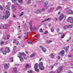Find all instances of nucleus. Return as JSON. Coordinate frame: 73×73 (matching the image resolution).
<instances>
[{
	"mask_svg": "<svg viewBox=\"0 0 73 73\" xmlns=\"http://www.w3.org/2000/svg\"><path fill=\"white\" fill-rule=\"evenodd\" d=\"M26 54H28L29 53V52H28V51H26Z\"/></svg>",
	"mask_w": 73,
	"mask_h": 73,
	"instance_id": "nucleus-62",
	"label": "nucleus"
},
{
	"mask_svg": "<svg viewBox=\"0 0 73 73\" xmlns=\"http://www.w3.org/2000/svg\"><path fill=\"white\" fill-rule=\"evenodd\" d=\"M59 31H60V29L59 28L57 29H56L57 32H59Z\"/></svg>",
	"mask_w": 73,
	"mask_h": 73,
	"instance_id": "nucleus-51",
	"label": "nucleus"
},
{
	"mask_svg": "<svg viewBox=\"0 0 73 73\" xmlns=\"http://www.w3.org/2000/svg\"><path fill=\"white\" fill-rule=\"evenodd\" d=\"M45 8H43L42 9V10H41V12H42L43 11H45Z\"/></svg>",
	"mask_w": 73,
	"mask_h": 73,
	"instance_id": "nucleus-41",
	"label": "nucleus"
},
{
	"mask_svg": "<svg viewBox=\"0 0 73 73\" xmlns=\"http://www.w3.org/2000/svg\"><path fill=\"white\" fill-rule=\"evenodd\" d=\"M16 44L17 45H20V43H19L18 41L16 42Z\"/></svg>",
	"mask_w": 73,
	"mask_h": 73,
	"instance_id": "nucleus-34",
	"label": "nucleus"
},
{
	"mask_svg": "<svg viewBox=\"0 0 73 73\" xmlns=\"http://www.w3.org/2000/svg\"><path fill=\"white\" fill-rule=\"evenodd\" d=\"M4 43V42L3 41H2L1 42V44L3 45Z\"/></svg>",
	"mask_w": 73,
	"mask_h": 73,
	"instance_id": "nucleus-43",
	"label": "nucleus"
},
{
	"mask_svg": "<svg viewBox=\"0 0 73 73\" xmlns=\"http://www.w3.org/2000/svg\"><path fill=\"white\" fill-rule=\"evenodd\" d=\"M3 48H1L0 49V51H1V52H2V51L3 50Z\"/></svg>",
	"mask_w": 73,
	"mask_h": 73,
	"instance_id": "nucleus-59",
	"label": "nucleus"
},
{
	"mask_svg": "<svg viewBox=\"0 0 73 73\" xmlns=\"http://www.w3.org/2000/svg\"><path fill=\"white\" fill-rule=\"evenodd\" d=\"M50 55L51 58H54V54H51Z\"/></svg>",
	"mask_w": 73,
	"mask_h": 73,
	"instance_id": "nucleus-31",
	"label": "nucleus"
},
{
	"mask_svg": "<svg viewBox=\"0 0 73 73\" xmlns=\"http://www.w3.org/2000/svg\"><path fill=\"white\" fill-rule=\"evenodd\" d=\"M64 14H62L59 17V20L60 21H61L63 19H64Z\"/></svg>",
	"mask_w": 73,
	"mask_h": 73,
	"instance_id": "nucleus-5",
	"label": "nucleus"
},
{
	"mask_svg": "<svg viewBox=\"0 0 73 73\" xmlns=\"http://www.w3.org/2000/svg\"><path fill=\"white\" fill-rule=\"evenodd\" d=\"M35 56V54H33L31 55V57H33Z\"/></svg>",
	"mask_w": 73,
	"mask_h": 73,
	"instance_id": "nucleus-38",
	"label": "nucleus"
},
{
	"mask_svg": "<svg viewBox=\"0 0 73 73\" xmlns=\"http://www.w3.org/2000/svg\"><path fill=\"white\" fill-rule=\"evenodd\" d=\"M64 37V35H62V36H61V38H63Z\"/></svg>",
	"mask_w": 73,
	"mask_h": 73,
	"instance_id": "nucleus-52",
	"label": "nucleus"
},
{
	"mask_svg": "<svg viewBox=\"0 0 73 73\" xmlns=\"http://www.w3.org/2000/svg\"><path fill=\"white\" fill-rule=\"evenodd\" d=\"M18 6L19 7V9H21V7L20 5H18Z\"/></svg>",
	"mask_w": 73,
	"mask_h": 73,
	"instance_id": "nucleus-54",
	"label": "nucleus"
},
{
	"mask_svg": "<svg viewBox=\"0 0 73 73\" xmlns=\"http://www.w3.org/2000/svg\"><path fill=\"white\" fill-rule=\"evenodd\" d=\"M31 0H30L29 1H28L27 2V3L28 4H31Z\"/></svg>",
	"mask_w": 73,
	"mask_h": 73,
	"instance_id": "nucleus-39",
	"label": "nucleus"
},
{
	"mask_svg": "<svg viewBox=\"0 0 73 73\" xmlns=\"http://www.w3.org/2000/svg\"><path fill=\"white\" fill-rule=\"evenodd\" d=\"M3 53L4 54V55H5L6 54V53H7V52H6V51H3Z\"/></svg>",
	"mask_w": 73,
	"mask_h": 73,
	"instance_id": "nucleus-33",
	"label": "nucleus"
},
{
	"mask_svg": "<svg viewBox=\"0 0 73 73\" xmlns=\"http://www.w3.org/2000/svg\"><path fill=\"white\" fill-rule=\"evenodd\" d=\"M68 22H70V23H73V17H69L68 19L67 20Z\"/></svg>",
	"mask_w": 73,
	"mask_h": 73,
	"instance_id": "nucleus-3",
	"label": "nucleus"
},
{
	"mask_svg": "<svg viewBox=\"0 0 73 73\" xmlns=\"http://www.w3.org/2000/svg\"><path fill=\"white\" fill-rule=\"evenodd\" d=\"M19 56L18 57L19 58L20 61H22L24 60V58H23V57L25 60H27V57H29L28 56H27V57H25L26 54H24V52H19Z\"/></svg>",
	"mask_w": 73,
	"mask_h": 73,
	"instance_id": "nucleus-1",
	"label": "nucleus"
},
{
	"mask_svg": "<svg viewBox=\"0 0 73 73\" xmlns=\"http://www.w3.org/2000/svg\"><path fill=\"white\" fill-rule=\"evenodd\" d=\"M69 46H67L65 48V49L66 52H68V49H69Z\"/></svg>",
	"mask_w": 73,
	"mask_h": 73,
	"instance_id": "nucleus-16",
	"label": "nucleus"
},
{
	"mask_svg": "<svg viewBox=\"0 0 73 73\" xmlns=\"http://www.w3.org/2000/svg\"><path fill=\"white\" fill-rule=\"evenodd\" d=\"M0 9L1 10H3V8L2 6L1 5H0Z\"/></svg>",
	"mask_w": 73,
	"mask_h": 73,
	"instance_id": "nucleus-40",
	"label": "nucleus"
},
{
	"mask_svg": "<svg viewBox=\"0 0 73 73\" xmlns=\"http://www.w3.org/2000/svg\"><path fill=\"white\" fill-rule=\"evenodd\" d=\"M11 1L12 2H13V3L14 2H15V1H17V0H11Z\"/></svg>",
	"mask_w": 73,
	"mask_h": 73,
	"instance_id": "nucleus-47",
	"label": "nucleus"
},
{
	"mask_svg": "<svg viewBox=\"0 0 73 73\" xmlns=\"http://www.w3.org/2000/svg\"><path fill=\"white\" fill-rule=\"evenodd\" d=\"M30 26H29V28L30 29H32V24H31V23L30 22L29 23Z\"/></svg>",
	"mask_w": 73,
	"mask_h": 73,
	"instance_id": "nucleus-20",
	"label": "nucleus"
},
{
	"mask_svg": "<svg viewBox=\"0 0 73 73\" xmlns=\"http://www.w3.org/2000/svg\"><path fill=\"white\" fill-rule=\"evenodd\" d=\"M25 67L26 68H29L31 67V66L29 65V64H27L26 65Z\"/></svg>",
	"mask_w": 73,
	"mask_h": 73,
	"instance_id": "nucleus-24",
	"label": "nucleus"
},
{
	"mask_svg": "<svg viewBox=\"0 0 73 73\" xmlns=\"http://www.w3.org/2000/svg\"><path fill=\"white\" fill-rule=\"evenodd\" d=\"M5 8L7 9V10H10V7L9 6L6 5V6Z\"/></svg>",
	"mask_w": 73,
	"mask_h": 73,
	"instance_id": "nucleus-11",
	"label": "nucleus"
},
{
	"mask_svg": "<svg viewBox=\"0 0 73 73\" xmlns=\"http://www.w3.org/2000/svg\"><path fill=\"white\" fill-rule=\"evenodd\" d=\"M61 8V6H59L57 8H56V10H58L59 9H60Z\"/></svg>",
	"mask_w": 73,
	"mask_h": 73,
	"instance_id": "nucleus-37",
	"label": "nucleus"
},
{
	"mask_svg": "<svg viewBox=\"0 0 73 73\" xmlns=\"http://www.w3.org/2000/svg\"><path fill=\"white\" fill-rule=\"evenodd\" d=\"M5 50L7 53H9L11 51L9 47H7Z\"/></svg>",
	"mask_w": 73,
	"mask_h": 73,
	"instance_id": "nucleus-8",
	"label": "nucleus"
},
{
	"mask_svg": "<svg viewBox=\"0 0 73 73\" xmlns=\"http://www.w3.org/2000/svg\"><path fill=\"white\" fill-rule=\"evenodd\" d=\"M13 72L14 73H17V68H14V70L13 71Z\"/></svg>",
	"mask_w": 73,
	"mask_h": 73,
	"instance_id": "nucleus-13",
	"label": "nucleus"
},
{
	"mask_svg": "<svg viewBox=\"0 0 73 73\" xmlns=\"http://www.w3.org/2000/svg\"><path fill=\"white\" fill-rule=\"evenodd\" d=\"M40 70H44V69H45V68L44 67V66H40Z\"/></svg>",
	"mask_w": 73,
	"mask_h": 73,
	"instance_id": "nucleus-15",
	"label": "nucleus"
},
{
	"mask_svg": "<svg viewBox=\"0 0 73 73\" xmlns=\"http://www.w3.org/2000/svg\"><path fill=\"white\" fill-rule=\"evenodd\" d=\"M60 13H61V12L59 11L58 12V15H60Z\"/></svg>",
	"mask_w": 73,
	"mask_h": 73,
	"instance_id": "nucleus-64",
	"label": "nucleus"
},
{
	"mask_svg": "<svg viewBox=\"0 0 73 73\" xmlns=\"http://www.w3.org/2000/svg\"><path fill=\"white\" fill-rule=\"evenodd\" d=\"M15 5H17V6H18V5H19V4H17V3L16 2L15 3Z\"/></svg>",
	"mask_w": 73,
	"mask_h": 73,
	"instance_id": "nucleus-58",
	"label": "nucleus"
},
{
	"mask_svg": "<svg viewBox=\"0 0 73 73\" xmlns=\"http://www.w3.org/2000/svg\"><path fill=\"white\" fill-rule=\"evenodd\" d=\"M54 67V66H51L50 67V69H52Z\"/></svg>",
	"mask_w": 73,
	"mask_h": 73,
	"instance_id": "nucleus-44",
	"label": "nucleus"
},
{
	"mask_svg": "<svg viewBox=\"0 0 73 73\" xmlns=\"http://www.w3.org/2000/svg\"><path fill=\"white\" fill-rule=\"evenodd\" d=\"M51 31L52 32H53L54 31V30H53V29H51Z\"/></svg>",
	"mask_w": 73,
	"mask_h": 73,
	"instance_id": "nucleus-55",
	"label": "nucleus"
},
{
	"mask_svg": "<svg viewBox=\"0 0 73 73\" xmlns=\"http://www.w3.org/2000/svg\"><path fill=\"white\" fill-rule=\"evenodd\" d=\"M38 66V64L36 63L35 64L34 66V68H37V67Z\"/></svg>",
	"mask_w": 73,
	"mask_h": 73,
	"instance_id": "nucleus-25",
	"label": "nucleus"
},
{
	"mask_svg": "<svg viewBox=\"0 0 73 73\" xmlns=\"http://www.w3.org/2000/svg\"><path fill=\"white\" fill-rule=\"evenodd\" d=\"M67 13L69 15H73V11L72 10H69L67 11Z\"/></svg>",
	"mask_w": 73,
	"mask_h": 73,
	"instance_id": "nucleus-7",
	"label": "nucleus"
},
{
	"mask_svg": "<svg viewBox=\"0 0 73 73\" xmlns=\"http://www.w3.org/2000/svg\"><path fill=\"white\" fill-rule=\"evenodd\" d=\"M28 42L29 44H32V42L31 41H29Z\"/></svg>",
	"mask_w": 73,
	"mask_h": 73,
	"instance_id": "nucleus-56",
	"label": "nucleus"
},
{
	"mask_svg": "<svg viewBox=\"0 0 73 73\" xmlns=\"http://www.w3.org/2000/svg\"><path fill=\"white\" fill-rule=\"evenodd\" d=\"M52 26V25H51V24L49 23L48 25V27H50Z\"/></svg>",
	"mask_w": 73,
	"mask_h": 73,
	"instance_id": "nucleus-45",
	"label": "nucleus"
},
{
	"mask_svg": "<svg viewBox=\"0 0 73 73\" xmlns=\"http://www.w3.org/2000/svg\"><path fill=\"white\" fill-rule=\"evenodd\" d=\"M27 72L28 73H33L32 71L31 70H28L27 71Z\"/></svg>",
	"mask_w": 73,
	"mask_h": 73,
	"instance_id": "nucleus-32",
	"label": "nucleus"
},
{
	"mask_svg": "<svg viewBox=\"0 0 73 73\" xmlns=\"http://www.w3.org/2000/svg\"><path fill=\"white\" fill-rule=\"evenodd\" d=\"M6 12L5 16H3L2 17V19H3V20L8 19V17H9V16H10V12L9 11H8L6 10Z\"/></svg>",
	"mask_w": 73,
	"mask_h": 73,
	"instance_id": "nucleus-2",
	"label": "nucleus"
},
{
	"mask_svg": "<svg viewBox=\"0 0 73 73\" xmlns=\"http://www.w3.org/2000/svg\"><path fill=\"white\" fill-rule=\"evenodd\" d=\"M17 49V46H15L13 47V49L14 50H16Z\"/></svg>",
	"mask_w": 73,
	"mask_h": 73,
	"instance_id": "nucleus-36",
	"label": "nucleus"
},
{
	"mask_svg": "<svg viewBox=\"0 0 73 73\" xmlns=\"http://www.w3.org/2000/svg\"><path fill=\"white\" fill-rule=\"evenodd\" d=\"M48 33V31H46L44 32V34H47V33Z\"/></svg>",
	"mask_w": 73,
	"mask_h": 73,
	"instance_id": "nucleus-53",
	"label": "nucleus"
},
{
	"mask_svg": "<svg viewBox=\"0 0 73 73\" xmlns=\"http://www.w3.org/2000/svg\"><path fill=\"white\" fill-rule=\"evenodd\" d=\"M48 4V2H46L44 3V7H45V8H48V7L46 6V5H47V4Z\"/></svg>",
	"mask_w": 73,
	"mask_h": 73,
	"instance_id": "nucleus-10",
	"label": "nucleus"
},
{
	"mask_svg": "<svg viewBox=\"0 0 73 73\" xmlns=\"http://www.w3.org/2000/svg\"><path fill=\"white\" fill-rule=\"evenodd\" d=\"M14 5H13L12 6V8L13 12H15V11H16V9L14 8Z\"/></svg>",
	"mask_w": 73,
	"mask_h": 73,
	"instance_id": "nucleus-14",
	"label": "nucleus"
},
{
	"mask_svg": "<svg viewBox=\"0 0 73 73\" xmlns=\"http://www.w3.org/2000/svg\"><path fill=\"white\" fill-rule=\"evenodd\" d=\"M39 32H42V29H40Z\"/></svg>",
	"mask_w": 73,
	"mask_h": 73,
	"instance_id": "nucleus-50",
	"label": "nucleus"
},
{
	"mask_svg": "<svg viewBox=\"0 0 73 73\" xmlns=\"http://www.w3.org/2000/svg\"><path fill=\"white\" fill-rule=\"evenodd\" d=\"M57 59H60V56H58L56 57Z\"/></svg>",
	"mask_w": 73,
	"mask_h": 73,
	"instance_id": "nucleus-49",
	"label": "nucleus"
},
{
	"mask_svg": "<svg viewBox=\"0 0 73 73\" xmlns=\"http://www.w3.org/2000/svg\"><path fill=\"white\" fill-rule=\"evenodd\" d=\"M19 3H23V0H18Z\"/></svg>",
	"mask_w": 73,
	"mask_h": 73,
	"instance_id": "nucleus-29",
	"label": "nucleus"
},
{
	"mask_svg": "<svg viewBox=\"0 0 73 73\" xmlns=\"http://www.w3.org/2000/svg\"><path fill=\"white\" fill-rule=\"evenodd\" d=\"M39 48H40V49H42L44 47L43 46H39Z\"/></svg>",
	"mask_w": 73,
	"mask_h": 73,
	"instance_id": "nucleus-42",
	"label": "nucleus"
},
{
	"mask_svg": "<svg viewBox=\"0 0 73 73\" xmlns=\"http://www.w3.org/2000/svg\"><path fill=\"white\" fill-rule=\"evenodd\" d=\"M35 68V70L36 72H39V69L37 68Z\"/></svg>",
	"mask_w": 73,
	"mask_h": 73,
	"instance_id": "nucleus-28",
	"label": "nucleus"
},
{
	"mask_svg": "<svg viewBox=\"0 0 73 73\" xmlns=\"http://www.w3.org/2000/svg\"><path fill=\"white\" fill-rule=\"evenodd\" d=\"M67 28H68V26H65L64 27V29H67Z\"/></svg>",
	"mask_w": 73,
	"mask_h": 73,
	"instance_id": "nucleus-35",
	"label": "nucleus"
},
{
	"mask_svg": "<svg viewBox=\"0 0 73 73\" xmlns=\"http://www.w3.org/2000/svg\"><path fill=\"white\" fill-rule=\"evenodd\" d=\"M9 67V64L8 63L7 64H5L4 66V67L5 69H8V67Z\"/></svg>",
	"mask_w": 73,
	"mask_h": 73,
	"instance_id": "nucleus-4",
	"label": "nucleus"
},
{
	"mask_svg": "<svg viewBox=\"0 0 73 73\" xmlns=\"http://www.w3.org/2000/svg\"><path fill=\"white\" fill-rule=\"evenodd\" d=\"M51 19L50 18H48V19H47L46 20H44L43 21H42V23H44V21H48V20H50Z\"/></svg>",
	"mask_w": 73,
	"mask_h": 73,
	"instance_id": "nucleus-18",
	"label": "nucleus"
},
{
	"mask_svg": "<svg viewBox=\"0 0 73 73\" xmlns=\"http://www.w3.org/2000/svg\"><path fill=\"white\" fill-rule=\"evenodd\" d=\"M23 15H24V12H22L19 14L18 16L19 17H21V16H23Z\"/></svg>",
	"mask_w": 73,
	"mask_h": 73,
	"instance_id": "nucleus-12",
	"label": "nucleus"
},
{
	"mask_svg": "<svg viewBox=\"0 0 73 73\" xmlns=\"http://www.w3.org/2000/svg\"><path fill=\"white\" fill-rule=\"evenodd\" d=\"M39 27H40L39 26H37L35 28V31H37V30H38V29L39 28Z\"/></svg>",
	"mask_w": 73,
	"mask_h": 73,
	"instance_id": "nucleus-19",
	"label": "nucleus"
},
{
	"mask_svg": "<svg viewBox=\"0 0 73 73\" xmlns=\"http://www.w3.org/2000/svg\"><path fill=\"white\" fill-rule=\"evenodd\" d=\"M52 42V41L51 40H47V43L48 44H49V43H51V42Z\"/></svg>",
	"mask_w": 73,
	"mask_h": 73,
	"instance_id": "nucleus-30",
	"label": "nucleus"
},
{
	"mask_svg": "<svg viewBox=\"0 0 73 73\" xmlns=\"http://www.w3.org/2000/svg\"><path fill=\"white\" fill-rule=\"evenodd\" d=\"M16 41V39H14L13 41V43H15Z\"/></svg>",
	"mask_w": 73,
	"mask_h": 73,
	"instance_id": "nucleus-48",
	"label": "nucleus"
},
{
	"mask_svg": "<svg viewBox=\"0 0 73 73\" xmlns=\"http://www.w3.org/2000/svg\"><path fill=\"white\" fill-rule=\"evenodd\" d=\"M43 65V63L42 62H40L39 63V66L40 67V66H42Z\"/></svg>",
	"mask_w": 73,
	"mask_h": 73,
	"instance_id": "nucleus-17",
	"label": "nucleus"
},
{
	"mask_svg": "<svg viewBox=\"0 0 73 73\" xmlns=\"http://www.w3.org/2000/svg\"><path fill=\"white\" fill-rule=\"evenodd\" d=\"M3 28L7 29V25H3Z\"/></svg>",
	"mask_w": 73,
	"mask_h": 73,
	"instance_id": "nucleus-22",
	"label": "nucleus"
},
{
	"mask_svg": "<svg viewBox=\"0 0 73 73\" xmlns=\"http://www.w3.org/2000/svg\"><path fill=\"white\" fill-rule=\"evenodd\" d=\"M40 12H41V10H38L36 11V13H39Z\"/></svg>",
	"mask_w": 73,
	"mask_h": 73,
	"instance_id": "nucleus-21",
	"label": "nucleus"
},
{
	"mask_svg": "<svg viewBox=\"0 0 73 73\" xmlns=\"http://www.w3.org/2000/svg\"><path fill=\"white\" fill-rule=\"evenodd\" d=\"M67 26L68 27V28H72V27H73V25H70Z\"/></svg>",
	"mask_w": 73,
	"mask_h": 73,
	"instance_id": "nucleus-27",
	"label": "nucleus"
},
{
	"mask_svg": "<svg viewBox=\"0 0 73 73\" xmlns=\"http://www.w3.org/2000/svg\"><path fill=\"white\" fill-rule=\"evenodd\" d=\"M42 51L44 52H45L46 51V48H43L42 49Z\"/></svg>",
	"mask_w": 73,
	"mask_h": 73,
	"instance_id": "nucleus-23",
	"label": "nucleus"
},
{
	"mask_svg": "<svg viewBox=\"0 0 73 73\" xmlns=\"http://www.w3.org/2000/svg\"><path fill=\"white\" fill-rule=\"evenodd\" d=\"M72 57V55H68V57H69L70 58V57Z\"/></svg>",
	"mask_w": 73,
	"mask_h": 73,
	"instance_id": "nucleus-61",
	"label": "nucleus"
},
{
	"mask_svg": "<svg viewBox=\"0 0 73 73\" xmlns=\"http://www.w3.org/2000/svg\"><path fill=\"white\" fill-rule=\"evenodd\" d=\"M18 38H21V36H18Z\"/></svg>",
	"mask_w": 73,
	"mask_h": 73,
	"instance_id": "nucleus-60",
	"label": "nucleus"
},
{
	"mask_svg": "<svg viewBox=\"0 0 73 73\" xmlns=\"http://www.w3.org/2000/svg\"><path fill=\"white\" fill-rule=\"evenodd\" d=\"M49 73H56V71H54V72L51 71Z\"/></svg>",
	"mask_w": 73,
	"mask_h": 73,
	"instance_id": "nucleus-46",
	"label": "nucleus"
},
{
	"mask_svg": "<svg viewBox=\"0 0 73 73\" xmlns=\"http://www.w3.org/2000/svg\"><path fill=\"white\" fill-rule=\"evenodd\" d=\"M10 59L11 61V62H13V57H10Z\"/></svg>",
	"mask_w": 73,
	"mask_h": 73,
	"instance_id": "nucleus-26",
	"label": "nucleus"
},
{
	"mask_svg": "<svg viewBox=\"0 0 73 73\" xmlns=\"http://www.w3.org/2000/svg\"><path fill=\"white\" fill-rule=\"evenodd\" d=\"M7 39H8V38H9L10 37V36H9V35H8L7 36Z\"/></svg>",
	"mask_w": 73,
	"mask_h": 73,
	"instance_id": "nucleus-57",
	"label": "nucleus"
},
{
	"mask_svg": "<svg viewBox=\"0 0 73 73\" xmlns=\"http://www.w3.org/2000/svg\"><path fill=\"white\" fill-rule=\"evenodd\" d=\"M68 73H72V72L71 71H69L68 72Z\"/></svg>",
	"mask_w": 73,
	"mask_h": 73,
	"instance_id": "nucleus-63",
	"label": "nucleus"
},
{
	"mask_svg": "<svg viewBox=\"0 0 73 73\" xmlns=\"http://www.w3.org/2000/svg\"><path fill=\"white\" fill-rule=\"evenodd\" d=\"M58 54L60 55V56H63L64 54V50H62L60 51V52L58 53Z\"/></svg>",
	"mask_w": 73,
	"mask_h": 73,
	"instance_id": "nucleus-6",
	"label": "nucleus"
},
{
	"mask_svg": "<svg viewBox=\"0 0 73 73\" xmlns=\"http://www.w3.org/2000/svg\"><path fill=\"white\" fill-rule=\"evenodd\" d=\"M62 68L61 67H60L59 68V70L57 72V73H60L61 71H62Z\"/></svg>",
	"mask_w": 73,
	"mask_h": 73,
	"instance_id": "nucleus-9",
	"label": "nucleus"
}]
</instances>
